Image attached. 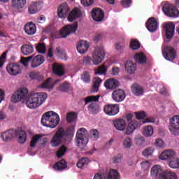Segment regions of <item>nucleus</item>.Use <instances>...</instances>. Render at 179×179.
Listing matches in <instances>:
<instances>
[{
	"label": "nucleus",
	"instance_id": "f257e3e1",
	"mask_svg": "<svg viewBox=\"0 0 179 179\" xmlns=\"http://www.w3.org/2000/svg\"><path fill=\"white\" fill-rule=\"evenodd\" d=\"M48 95L45 92H36L28 94L26 99V106L31 110L38 108L45 100Z\"/></svg>",
	"mask_w": 179,
	"mask_h": 179
},
{
	"label": "nucleus",
	"instance_id": "f03ea898",
	"mask_svg": "<svg viewBox=\"0 0 179 179\" xmlns=\"http://www.w3.org/2000/svg\"><path fill=\"white\" fill-rule=\"evenodd\" d=\"M41 122L43 127L52 129L57 128L59 124V115L54 111L45 112L42 115Z\"/></svg>",
	"mask_w": 179,
	"mask_h": 179
},
{
	"label": "nucleus",
	"instance_id": "7ed1b4c3",
	"mask_svg": "<svg viewBox=\"0 0 179 179\" xmlns=\"http://www.w3.org/2000/svg\"><path fill=\"white\" fill-rule=\"evenodd\" d=\"M177 152L173 150H166L159 156L161 160H169V166L171 169H179V158H176Z\"/></svg>",
	"mask_w": 179,
	"mask_h": 179
},
{
	"label": "nucleus",
	"instance_id": "20e7f679",
	"mask_svg": "<svg viewBox=\"0 0 179 179\" xmlns=\"http://www.w3.org/2000/svg\"><path fill=\"white\" fill-rule=\"evenodd\" d=\"M151 176L152 177L159 176V179H177V175L174 172L165 171L162 173V168L159 165H155L151 169Z\"/></svg>",
	"mask_w": 179,
	"mask_h": 179
},
{
	"label": "nucleus",
	"instance_id": "39448f33",
	"mask_svg": "<svg viewBox=\"0 0 179 179\" xmlns=\"http://www.w3.org/2000/svg\"><path fill=\"white\" fill-rule=\"evenodd\" d=\"M76 139L78 148H85L89 142V133L85 128L78 129L76 133Z\"/></svg>",
	"mask_w": 179,
	"mask_h": 179
},
{
	"label": "nucleus",
	"instance_id": "423d86ee",
	"mask_svg": "<svg viewBox=\"0 0 179 179\" xmlns=\"http://www.w3.org/2000/svg\"><path fill=\"white\" fill-rule=\"evenodd\" d=\"M162 10L169 17H178L179 11L173 4L164 3Z\"/></svg>",
	"mask_w": 179,
	"mask_h": 179
},
{
	"label": "nucleus",
	"instance_id": "0eeeda50",
	"mask_svg": "<svg viewBox=\"0 0 179 179\" xmlns=\"http://www.w3.org/2000/svg\"><path fill=\"white\" fill-rule=\"evenodd\" d=\"M27 94H29V90L24 87L21 88L14 92V94L11 96L10 101H12V103H19V101L24 100Z\"/></svg>",
	"mask_w": 179,
	"mask_h": 179
},
{
	"label": "nucleus",
	"instance_id": "6e6552de",
	"mask_svg": "<svg viewBox=\"0 0 179 179\" xmlns=\"http://www.w3.org/2000/svg\"><path fill=\"white\" fill-rule=\"evenodd\" d=\"M6 71L8 73L12 76H16L17 75H20V73H22L23 67L20 66L19 63L11 62L7 64Z\"/></svg>",
	"mask_w": 179,
	"mask_h": 179
},
{
	"label": "nucleus",
	"instance_id": "1a4fd4ad",
	"mask_svg": "<svg viewBox=\"0 0 179 179\" xmlns=\"http://www.w3.org/2000/svg\"><path fill=\"white\" fill-rule=\"evenodd\" d=\"M78 30V22H76L71 24H67L63 27L60 31V36L62 38H66L68 36L75 33Z\"/></svg>",
	"mask_w": 179,
	"mask_h": 179
},
{
	"label": "nucleus",
	"instance_id": "9d476101",
	"mask_svg": "<svg viewBox=\"0 0 179 179\" xmlns=\"http://www.w3.org/2000/svg\"><path fill=\"white\" fill-rule=\"evenodd\" d=\"M65 136V130L64 128H59L55 133V136L52 138L51 145L53 148H57V146H59L62 143V139Z\"/></svg>",
	"mask_w": 179,
	"mask_h": 179
},
{
	"label": "nucleus",
	"instance_id": "9b49d317",
	"mask_svg": "<svg viewBox=\"0 0 179 179\" xmlns=\"http://www.w3.org/2000/svg\"><path fill=\"white\" fill-rule=\"evenodd\" d=\"M162 54L164 55V58H165L166 61L172 62L177 58V51H176V49L171 46H166L163 48Z\"/></svg>",
	"mask_w": 179,
	"mask_h": 179
},
{
	"label": "nucleus",
	"instance_id": "f8f14e48",
	"mask_svg": "<svg viewBox=\"0 0 179 179\" xmlns=\"http://www.w3.org/2000/svg\"><path fill=\"white\" fill-rule=\"evenodd\" d=\"M105 57L106 53L104 52V49L99 48H96L92 56V62L94 65L101 64Z\"/></svg>",
	"mask_w": 179,
	"mask_h": 179
},
{
	"label": "nucleus",
	"instance_id": "ddd939ff",
	"mask_svg": "<svg viewBox=\"0 0 179 179\" xmlns=\"http://www.w3.org/2000/svg\"><path fill=\"white\" fill-rule=\"evenodd\" d=\"M169 131L172 135L179 136V116L176 115L171 120Z\"/></svg>",
	"mask_w": 179,
	"mask_h": 179
},
{
	"label": "nucleus",
	"instance_id": "4468645a",
	"mask_svg": "<svg viewBox=\"0 0 179 179\" xmlns=\"http://www.w3.org/2000/svg\"><path fill=\"white\" fill-rule=\"evenodd\" d=\"M103 111L107 115L114 116L120 113V106L118 104H108L103 107Z\"/></svg>",
	"mask_w": 179,
	"mask_h": 179
},
{
	"label": "nucleus",
	"instance_id": "2eb2a0df",
	"mask_svg": "<svg viewBox=\"0 0 179 179\" xmlns=\"http://www.w3.org/2000/svg\"><path fill=\"white\" fill-rule=\"evenodd\" d=\"M17 130L15 129H10L3 132L1 135V137L4 142H9L12 141L13 138L17 136Z\"/></svg>",
	"mask_w": 179,
	"mask_h": 179
},
{
	"label": "nucleus",
	"instance_id": "dca6fc26",
	"mask_svg": "<svg viewBox=\"0 0 179 179\" xmlns=\"http://www.w3.org/2000/svg\"><path fill=\"white\" fill-rule=\"evenodd\" d=\"M125 97H127V95L125 94V91H124V90L118 89L113 91L112 93V99L114 101H116V103L124 101Z\"/></svg>",
	"mask_w": 179,
	"mask_h": 179
},
{
	"label": "nucleus",
	"instance_id": "f3484780",
	"mask_svg": "<svg viewBox=\"0 0 179 179\" xmlns=\"http://www.w3.org/2000/svg\"><path fill=\"white\" fill-rule=\"evenodd\" d=\"M69 6L66 3H62L57 8V16L61 19H64L69 14Z\"/></svg>",
	"mask_w": 179,
	"mask_h": 179
},
{
	"label": "nucleus",
	"instance_id": "a211bd4d",
	"mask_svg": "<svg viewBox=\"0 0 179 179\" xmlns=\"http://www.w3.org/2000/svg\"><path fill=\"white\" fill-rule=\"evenodd\" d=\"M41 5L43 2L41 1H32L28 7V12L30 15H34L41 10Z\"/></svg>",
	"mask_w": 179,
	"mask_h": 179
},
{
	"label": "nucleus",
	"instance_id": "6ab92c4d",
	"mask_svg": "<svg viewBox=\"0 0 179 179\" xmlns=\"http://www.w3.org/2000/svg\"><path fill=\"white\" fill-rule=\"evenodd\" d=\"M146 27L149 31L155 33L157 30V27H159L156 18L153 17L149 18L146 23Z\"/></svg>",
	"mask_w": 179,
	"mask_h": 179
},
{
	"label": "nucleus",
	"instance_id": "aec40b11",
	"mask_svg": "<svg viewBox=\"0 0 179 179\" xmlns=\"http://www.w3.org/2000/svg\"><path fill=\"white\" fill-rule=\"evenodd\" d=\"M104 86L108 90H114L120 86V82H118V80L109 78L104 83Z\"/></svg>",
	"mask_w": 179,
	"mask_h": 179
},
{
	"label": "nucleus",
	"instance_id": "412c9836",
	"mask_svg": "<svg viewBox=\"0 0 179 179\" xmlns=\"http://www.w3.org/2000/svg\"><path fill=\"white\" fill-rule=\"evenodd\" d=\"M92 16L95 22H101L104 19V12L100 8H94L92 11Z\"/></svg>",
	"mask_w": 179,
	"mask_h": 179
},
{
	"label": "nucleus",
	"instance_id": "4be33fe9",
	"mask_svg": "<svg viewBox=\"0 0 179 179\" xmlns=\"http://www.w3.org/2000/svg\"><path fill=\"white\" fill-rule=\"evenodd\" d=\"M45 62V59L43 56L41 55H36L33 56L31 62V68H37L40 66V65H43V63Z\"/></svg>",
	"mask_w": 179,
	"mask_h": 179
},
{
	"label": "nucleus",
	"instance_id": "5701e85b",
	"mask_svg": "<svg viewBox=\"0 0 179 179\" xmlns=\"http://www.w3.org/2000/svg\"><path fill=\"white\" fill-rule=\"evenodd\" d=\"M164 29H165L166 30V38H168L169 40L173 38V36H174L176 25H174L173 22H169L165 26H164Z\"/></svg>",
	"mask_w": 179,
	"mask_h": 179
},
{
	"label": "nucleus",
	"instance_id": "b1692460",
	"mask_svg": "<svg viewBox=\"0 0 179 179\" xmlns=\"http://www.w3.org/2000/svg\"><path fill=\"white\" fill-rule=\"evenodd\" d=\"M81 16L82 11L80 10V9L75 8L70 12L67 19L69 22H73L74 20H76V19L80 17Z\"/></svg>",
	"mask_w": 179,
	"mask_h": 179
},
{
	"label": "nucleus",
	"instance_id": "393cba45",
	"mask_svg": "<svg viewBox=\"0 0 179 179\" xmlns=\"http://www.w3.org/2000/svg\"><path fill=\"white\" fill-rule=\"evenodd\" d=\"M136 69V64L131 61H127L124 64V69L126 72L130 75L135 73Z\"/></svg>",
	"mask_w": 179,
	"mask_h": 179
},
{
	"label": "nucleus",
	"instance_id": "a878e982",
	"mask_svg": "<svg viewBox=\"0 0 179 179\" xmlns=\"http://www.w3.org/2000/svg\"><path fill=\"white\" fill-rule=\"evenodd\" d=\"M20 50L23 55H31L34 52V46L31 44H24L21 46Z\"/></svg>",
	"mask_w": 179,
	"mask_h": 179
},
{
	"label": "nucleus",
	"instance_id": "bb28decb",
	"mask_svg": "<svg viewBox=\"0 0 179 179\" xmlns=\"http://www.w3.org/2000/svg\"><path fill=\"white\" fill-rule=\"evenodd\" d=\"M89 50V44L86 41H80L77 44V51L80 54H85Z\"/></svg>",
	"mask_w": 179,
	"mask_h": 179
},
{
	"label": "nucleus",
	"instance_id": "cd10ccee",
	"mask_svg": "<svg viewBox=\"0 0 179 179\" xmlns=\"http://www.w3.org/2000/svg\"><path fill=\"white\" fill-rule=\"evenodd\" d=\"M113 125L117 131H125L127 123L123 119H117L113 121Z\"/></svg>",
	"mask_w": 179,
	"mask_h": 179
},
{
	"label": "nucleus",
	"instance_id": "c85d7f7f",
	"mask_svg": "<svg viewBox=\"0 0 179 179\" xmlns=\"http://www.w3.org/2000/svg\"><path fill=\"white\" fill-rule=\"evenodd\" d=\"M24 31L28 36H33L36 34V24L33 22H29L25 24Z\"/></svg>",
	"mask_w": 179,
	"mask_h": 179
},
{
	"label": "nucleus",
	"instance_id": "c756f323",
	"mask_svg": "<svg viewBox=\"0 0 179 179\" xmlns=\"http://www.w3.org/2000/svg\"><path fill=\"white\" fill-rule=\"evenodd\" d=\"M138 125L139 124L136 120L130 121L126 129V135H131V134H133L135 129L138 128Z\"/></svg>",
	"mask_w": 179,
	"mask_h": 179
},
{
	"label": "nucleus",
	"instance_id": "7c9ffc66",
	"mask_svg": "<svg viewBox=\"0 0 179 179\" xmlns=\"http://www.w3.org/2000/svg\"><path fill=\"white\" fill-rule=\"evenodd\" d=\"M27 3V0H12L11 6L15 9H23Z\"/></svg>",
	"mask_w": 179,
	"mask_h": 179
},
{
	"label": "nucleus",
	"instance_id": "2f4dec72",
	"mask_svg": "<svg viewBox=\"0 0 179 179\" xmlns=\"http://www.w3.org/2000/svg\"><path fill=\"white\" fill-rule=\"evenodd\" d=\"M131 92L134 96H142L143 94V87L139 85V84H133Z\"/></svg>",
	"mask_w": 179,
	"mask_h": 179
},
{
	"label": "nucleus",
	"instance_id": "473e14b6",
	"mask_svg": "<svg viewBox=\"0 0 179 179\" xmlns=\"http://www.w3.org/2000/svg\"><path fill=\"white\" fill-rule=\"evenodd\" d=\"M67 167L68 164H66L65 159H62L54 165L53 169L57 171H63V170H65Z\"/></svg>",
	"mask_w": 179,
	"mask_h": 179
},
{
	"label": "nucleus",
	"instance_id": "72a5a7b5",
	"mask_svg": "<svg viewBox=\"0 0 179 179\" xmlns=\"http://www.w3.org/2000/svg\"><path fill=\"white\" fill-rule=\"evenodd\" d=\"M51 80L52 79L48 78L41 85L40 87H41V89H52V87H54V85L59 82V80H56L54 83H52Z\"/></svg>",
	"mask_w": 179,
	"mask_h": 179
},
{
	"label": "nucleus",
	"instance_id": "f704fd0d",
	"mask_svg": "<svg viewBox=\"0 0 179 179\" xmlns=\"http://www.w3.org/2000/svg\"><path fill=\"white\" fill-rule=\"evenodd\" d=\"M52 71L55 75H57L58 76H62V75L65 73V71H64V66L58 64H53Z\"/></svg>",
	"mask_w": 179,
	"mask_h": 179
},
{
	"label": "nucleus",
	"instance_id": "c9c22d12",
	"mask_svg": "<svg viewBox=\"0 0 179 179\" xmlns=\"http://www.w3.org/2000/svg\"><path fill=\"white\" fill-rule=\"evenodd\" d=\"M52 71L55 75H57L58 76H62V75L65 73V71H64V66L58 64H53Z\"/></svg>",
	"mask_w": 179,
	"mask_h": 179
},
{
	"label": "nucleus",
	"instance_id": "e433bc0d",
	"mask_svg": "<svg viewBox=\"0 0 179 179\" xmlns=\"http://www.w3.org/2000/svg\"><path fill=\"white\" fill-rule=\"evenodd\" d=\"M134 60L137 64H146V55L143 52L136 53L134 55Z\"/></svg>",
	"mask_w": 179,
	"mask_h": 179
},
{
	"label": "nucleus",
	"instance_id": "4c0bfd02",
	"mask_svg": "<svg viewBox=\"0 0 179 179\" xmlns=\"http://www.w3.org/2000/svg\"><path fill=\"white\" fill-rule=\"evenodd\" d=\"M59 90L64 92H72V85H71L69 83L65 81L59 86Z\"/></svg>",
	"mask_w": 179,
	"mask_h": 179
},
{
	"label": "nucleus",
	"instance_id": "58836bf2",
	"mask_svg": "<svg viewBox=\"0 0 179 179\" xmlns=\"http://www.w3.org/2000/svg\"><path fill=\"white\" fill-rule=\"evenodd\" d=\"M154 132L155 131L153 130V127H152V125L145 126V127H144V128L143 129V134L146 138H149V137L152 136L153 135Z\"/></svg>",
	"mask_w": 179,
	"mask_h": 179
},
{
	"label": "nucleus",
	"instance_id": "ea45409f",
	"mask_svg": "<svg viewBox=\"0 0 179 179\" xmlns=\"http://www.w3.org/2000/svg\"><path fill=\"white\" fill-rule=\"evenodd\" d=\"M17 135H18V138L17 141L21 144L23 145L27 141V134H26V131H17Z\"/></svg>",
	"mask_w": 179,
	"mask_h": 179
},
{
	"label": "nucleus",
	"instance_id": "a19ab883",
	"mask_svg": "<svg viewBox=\"0 0 179 179\" xmlns=\"http://www.w3.org/2000/svg\"><path fill=\"white\" fill-rule=\"evenodd\" d=\"M88 110L92 114H99L100 113V106L96 103H91L88 106Z\"/></svg>",
	"mask_w": 179,
	"mask_h": 179
},
{
	"label": "nucleus",
	"instance_id": "79ce46f5",
	"mask_svg": "<svg viewBox=\"0 0 179 179\" xmlns=\"http://www.w3.org/2000/svg\"><path fill=\"white\" fill-rule=\"evenodd\" d=\"M29 78L31 79L38 80V82H41V80H44V76H43L40 73L36 71L31 72L29 73Z\"/></svg>",
	"mask_w": 179,
	"mask_h": 179
},
{
	"label": "nucleus",
	"instance_id": "37998d69",
	"mask_svg": "<svg viewBox=\"0 0 179 179\" xmlns=\"http://www.w3.org/2000/svg\"><path fill=\"white\" fill-rule=\"evenodd\" d=\"M36 49L39 54H45V52L47 51V47L44 43H38L36 45Z\"/></svg>",
	"mask_w": 179,
	"mask_h": 179
},
{
	"label": "nucleus",
	"instance_id": "c03bdc74",
	"mask_svg": "<svg viewBox=\"0 0 179 179\" xmlns=\"http://www.w3.org/2000/svg\"><path fill=\"white\" fill-rule=\"evenodd\" d=\"M89 163H90V160H89V158L87 157L81 158L77 162V167H78V169H82L83 167H85V166H87Z\"/></svg>",
	"mask_w": 179,
	"mask_h": 179
},
{
	"label": "nucleus",
	"instance_id": "a18cd8bd",
	"mask_svg": "<svg viewBox=\"0 0 179 179\" xmlns=\"http://www.w3.org/2000/svg\"><path fill=\"white\" fill-rule=\"evenodd\" d=\"M107 73V66L103 64L95 69V75H106Z\"/></svg>",
	"mask_w": 179,
	"mask_h": 179
},
{
	"label": "nucleus",
	"instance_id": "49530a36",
	"mask_svg": "<svg viewBox=\"0 0 179 179\" xmlns=\"http://www.w3.org/2000/svg\"><path fill=\"white\" fill-rule=\"evenodd\" d=\"M108 179H120V173L115 169H110L108 175Z\"/></svg>",
	"mask_w": 179,
	"mask_h": 179
},
{
	"label": "nucleus",
	"instance_id": "de8ad7c7",
	"mask_svg": "<svg viewBox=\"0 0 179 179\" xmlns=\"http://www.w3.org/2000/svg\"><path fill=\"white\" fill-rule=\"evenodd\" d=\"M99 99H100V95H91L85 98V104H89V103H92V101H98Z\"/></svg>",
	"mask_w": 179,
	"mask_h": 179
},
{
	"label": "nucleus",
	"instance_id": "09e8293b",
	"mask_svg": "<svg viewBox=\"0 0 179 179\" xmlns=\"http://www.w3.org/2000/svg\"><path fill=\"white\" fill-rule=\"evenodd\" d=\"M76 120V113L75 112H70L67 114L66 117V121L71 124V122H73Z\"/></svg>",
	"mask_w": 179,
	"mask_h": 179
},
{
	"label": "nucleus",
	"instance_id": "8fccbe9b",
	"mask_svg": "<svg viewBox=\"0 0 179 179\" xmlns=\"http://www.w3.org/2000/svg\"><path fill=\"white\" fill-rule=\"evenodd\" d=\"M90 137L92 141H97L99 139V131L96 129L90 130Z\"/></svg>",
	"mask_w": 179,
	"mask_h": 179
},
{
	"label": "nucleus",
	"instance_id": "3c124183",
	"mask_svg": "<svg viewBox=\"0 0 179 179\" xmlns=\"http://www.w3.org/2000/svg\"><path fill=\"white\" fill-rule=\"evenodd\" d=\"M41 138V136L40 135L34 136L30 142V147L36 148V145L37 144L38 141H40Z\"/></svg>",
	"mask_w": 179,
	"mask_h": 179
},
{
	"label": "nucleus",
	"instance_id": "603ef678",
	"mask_svg": "<svg viewBox=\"0 0 179 179\" xmlns=\"http://www.w3.org/2000/svg\"><path fill=\"white\" fill-rule=\"evenodd\" d=\"M81 79L85 83L90 82V73L88 71H84L81 75Z\"/></svg>",
	"mask_w": 179,
	"mask_h": 179
},
{
	"label": "nucleus",
	"instance_id": "864d4df0",
	"mask_svg": "<svg viewBox=\"0 0 179 179\" xmlns=\"http://www.w3.org/2000/svg\"><path fill=\"white\" fill-rule=\"evenodd\" d=\"M130 48L131 50H139L141 48V43L136 40H132L130 43Z\"/></svg>",
	"mask_w": 179,
	"mask_h": 179
},
{
	"label": "nucleus",
	"instance_id": "5fc2aeb1",
	"mask_svg": "<svg viewBox=\"0 0 179 179\" xmlns=\"http://www.w3.org/2000/svg\"><path fill=\"white\" fill-rule=\"evenodd\" d=\"M68 150L66 147L65 145H62V147L59 148V150L57 152L56 155L59 157L61 158L65 155V152Z\"/></svg>",
	"mask_w": 179,
	"mask_h": 179
},
{
	"label": "nucleus",
	"instance_id": "6e6d98bb",
	"mask_svg": "<svg viewBox=\"0 0 179 179\" xmlns=\"http://www.w3.org/2000/svg\"><path fill=\"white\" fill-rule=\"evenodd\" d=\"M123 146L126 149H129L132 146V138L127 137L123 141Z\"/></svg>",
	"mask_w": 179,
	"mask_h": 179
},
{
	"label": "nucleus",
	"instance_id": "4d7b16f0",
	"mask_svg": "<svg viewBox=\"0 0 179 179\" xmlns=\"http://www.w3.org/2000/svg\"><path fill=\"white\" fill-rule=\"evenodd\" d=\"M33 59V55L28 57H22L20 59V63L24 65V66H29V62Z\"/></svg>",
	"mask_w": 179,
	"mask_h": 179
},
{
	"label": "nucleus",
	"instance_id": "13d9d810",
	"mask_svg": "<svg viewBox=\"0 0 179 179\" xmlns=\"http://www.w3.org/2000/svg\"><path fill=\"white\" fill-rule=\"evenodd\" d=\"M101 84V78H95L94 80V89L95 92L99 90V87H100V85Z\"/></svg>",
	"mask_w": 179,
	"mask_h": 179
},
{
	"label": "nucleus",
	"instance_id": "bf43d9fd",
	"mask_svg": "<svg viewBox=\"0 0 179 179\" xmlns=\"http://www.w3.org/2000/svg\"><path fill=\"white\" fill-rule=\"evenodd\" d=\"M141 164L144 171H148V170H149V169H150V166H152V164H150V162L149 161H143L141 163Z\"/></svg>",
	"mask_w": 179,
	"mask_h": 179
},
{
	"label": "nucleus",
	"instance_id": "052dcab7",
	"mask_svg": "<svg viewBox=\"0 0 179 179\" xmlns=\"http://www.w3.org/2000/svg\"><path fill=\"white\" fill-rule=\"evenodd\" d=\"M83 65L85 66H89V65H92V58L89 56L85 57L83 59Z\"/></svg>",
	"mask_w": 179,
	"mask_h": 179
},
{
	"label": "nucleus",
	"instance_id": "680f3d73",
	"mask_svg": "<svg viewBox=\"0 0 179 179\" xmlns=\"http://www.w3.org/2000/svg\"><path fill=\"white\" fill-rule=\"evenodd\" d=\"M120 3L123 8H129L132 3V0H122Z\"/></svg>",
	"mask_w": 179,
	"mask_h": 179
},
{
	"label": "nucleus",
	"instance_id": "e2e57ef3",
	"mask_svg": "<svg viewBox=\"0 0 179 179\" xmlns=\"http://www.w3.org/2000/svg\"><path fill=\"white\" fill-rule=\"evenodd\" d=\"M145 117H146L145 111L136 113V118H137V120H143Z\"/></svg>",
	"mask_w": 179,
	"mask_h": 179
},
{
	"label": "nucleus",
	"instance_id": "0e129e2a",
	"mask_svg": "<svg viewBox=\"0 0 179 179\" xmlns=\"http://www.w3.org/2000/svg\"><path fill=\"white\" fill-rule=\"evenodd\" d=\"M122 160V155L121 154H118L117 155L113 157V163H121Z\"/></svg>",
	"mask_w": 179,
	"mask_h": 179
},
{
	"label": "nucleus",
	"instance_id": "69168bd1",
	"mask_svg": "<svg viewBox=\"0 0 179 179\" xmlns=\"http://www.w3.org/2000/svg\"><path fill=\"white\" fill-rule=\"evenodd\" d=\"M94 0H81V3L83 6H90L93 5Z\"/></svg>",
	"mask_w": 179,
	"mask_h": 179
},
{
	"label": "nucleus",
	"instance_id": "338daca9",
	"mask_svg": "<svg viewBox=\"0 0 179 179\" xmlns=\"http://www.w3.org/2000/svg\"><path fill=\"white\" fill-rule=\"evenodd\" d=\"M155 145L157 148H164V142L160 138L156 140Z\"/></svg>",
	"mask_w": 179,
	"mask_h": 179
},
{
	"label": "nucleus",
	"instance_id": "774afa93",
	"mask_svg": "<svg viewBox=\"0 0 179 179\" xmlns=\"http://www.w3.org/2000/svg\"><path fill=\"white\" fill-rule=\"evenodd\" d=\"M107 178V175L105 173H96L94 175V179H106Z\"/></svg>",
	"mask_w": 179,
	"mask_h": 179
}]
</instances>
